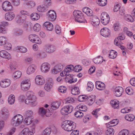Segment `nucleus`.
<instances>
[{
    "mask_svg": "<svg viewBox=\"0 0 135 135\" xmlns=\"http://www.w3.org/2000/svg\"><path fill=\"white\" fill-rule=\"evenodd\" d=\"M26 96L27 98L25 101L26 104H29L32 106H34L36 105V98L33 91H27L26 93Z\"/></svg>",
    "mask_w": 135,
    "mask_h": 135,
    "instance_id": "nucleus-1",
    "label": "nucleus"
},
{
    "mask_svg": "<svg viewBox=\"0 0 135 135\" xmlns=\"http://www.w3.org/2000/svg\"><path fill=\"white\" fill-rule=\"evenodd\" d=\"M76 123L72 121L66 120L64 121L61 127L64 130L67 131H71L75 128Z\"/></svg>",
    "mask_w": 135,
    "mask_h": 135,
    "instance_id": "nucleus-2",
    "label": "nucleus"
},
{
    "mask_svg": "<svg viewBox=\"0 0 135 135\" xmlns=\"http://www.w3.org/2000/svg\"><path fill=\"white\" fill-rule=\"evenodd\" d=\"M23 120V117L22 115L20 114L17 115L12 119L11 124L14 127L18 126L22 122Z\"/></svg>",
    "mask_w": 135,
    "mask_h": 135,
    "instance_id": "nucleus-3",
    "label": "nucleus"
},
{
    "mask_svg": "<svg viewBox=\"0 0 135 135\" xmlns=\"http://www.w3.org/2000/svg\"><path fill=\"white\" fill-rule=\"evenodd\" d=\"M35 126H32L30 129L27 128H25L20 133L19 135H26L28 134V135H33L35 132Z\"/></svg>",
    "mask_w": 135,
    "mask_h": 135,
    "instance_id": "nucleus-4",
    "label": "nucleus"
},
{
    "mask_svg": "<svg viewBox=\"0 0 135 135\" xmlns=\"http://www.w3.org/2000/svg\"><path fill=\"white\" fill-rule=\"evenodd\" d=\"M31 85V82L29 79L23 80L21 82V88L23 91H27L30 88Z\"/></svg>",
    "mask_w": 135,
    "mask_h": 135,
    "instance_id": "nucleus-5",
    "label": "nucleus"
},
{
    "mask_svg": "<svg viewBox=\"0 0 135 135\" xmlns=\"http://www.w3.org/2000/svg\"><path fill=\"white\" fill-rule=\"evenodd\" d=\"M73 107L72 105H69L65 106L61 110V114L63 115H67L73 110Z\"/></svg>",
    "mask_w": 135,
    "mask_h": 135,
    "instance_id": "nucleus-6",
    "label": "nucleus"
},
{
    "mask_svg": "<svg viewBox=\"0 0 135 135\" xmlns=\"http://www.w3.org/2000/svg\"><path fill=\"white\" fill-rule=\"evenodd\" d=\"M101 21L104 25H107L109 22L110 18L108 15L105 12H103L101 16Z\"/></svg>",
    "mask_w": 135,
    "mask_h": 135,
    "instance_id": "nucleus-7",
    "label": "nucleus"
},
{
    "mask_svg": "<svg viewBox=\"0 0 135 135\" xmlns=\"http://www.w3.org/2000/svg\"><path fill=\"white\" fill-rule=\"evenodd\" d=\"M2 7L3 9L5 11H11L12 9L11 3L7 1H5L3 3Z\"/></svg>",
    "mask_w": 135,
    "mask_h": 135,
    "instance_id": "nucleus-8",
    "label": "nucleus"
},
{
    "mask_svg": "<svg viewBox=\"0 0 135 135\" xmlns=\"http://www.w3.org/2000/svg\"><path fill=\"white\" fill-rule=\"evenodd\" d=\"M90 21L91 24L94 27L97 26L100 23L99 19L96 16L91 17L90 18Z\"/></svg>",
    "mask_w": 135,
    "mask_h": 135,
    "instance_id": "nucleus-9",
    "label": "nucleus"
},
{
    "mask_svg": "<svg viewBox=\"0 0 135 135\" xmlns=\"http://www.w3.org/2000/svg\"><path fill=\"white\" fill-rule=\"evenodd\" d=\"M63 66L61 64H59L55 66L53 69L51 70L52 73L56 74L60 72L63 69Z\"/></svg>",
    "mask_w": 135,
    "mask_h": 135,
    "instance_id": "nucleus-10",
    "label": "nucleus"
},
{
    "mask_svg": "<svg viewBox=\"0 0 135 135\" xmlns=\"http://www.w3.org/2000/svg\"><path fill=\"white\" fill-rule=\"evenodd\" d=\"M50 67V65L48 63L44 62L41 65V70L42 72L46 73L49 71Z\"/></svg>",
    "mask_w": 135,
    "mask_h": 135,
    "instance_id": "nucleus-11",
    "label": "nucleus"
},
{
    "mask_svg": "<svg viewBox=\"0 0 135 135\" xmlns=\"http://www.w3.org/2000/svg\"><path fill=\"white\" fill-rule=\"evenodd\" d=\"M11 84V81L8 79H2L0 82V85L3 88L8 87Z\"/></svg>",
    "mask_w": 135,
    "mask_h": 135,
    "instance_id": "nucleus-12",
    "label": "nucleus"
},
{
    "mask_svg": "<svg viewBox=\"0 0 135 135\" xmlns=\"http://www.w3.org/2000/svg\"><path fill=\"white\" fill-rule=\"evenodd\" d=\"M101 35L105 37H108L110 34V30L107 28H103L100 31Z\"/></svg>",
    "mask_w": 135,
    "mask_h": 135,
    "instance_id": "nucleus-13",
    "label": "nucleus"
},
{
    "mask_svg": "<svg viewBox=\"0 0 135 135\" xmlns=\"http://www.w3.org/2000/svg\"><path fill=\"white\" fill-rule=\"evenodd\" d=\"M114 94L117 97L120 96L123 91V88L120 86H118L115 88L114 89Z\"/></svg>",
    "mask_w": 135,
    "mask_h": 135,
    "instance_id": "nucleus-14",
    "label": "nucleus"
},
{
    "mask_svg": "<svg viewBox=\"0 0 135 135\" xmlns=\"http://www.w3.org/2000/svg\"><path fill=\"white\" fill-rule=\"evenodd\" d=\"M35 83L38 85H42L45 82V80L43 77L40 75H37L35 78Z\"/></svg>",
    "mask_w": 135,
    "mask_h": 135,
    "instance_id": "nucleus-15",
    "label": "nucleus"
},
{
    "mask_svg": "<svg viewBox=\"0 0 135 135\" xmlns=\"http://www.w3.org/2000/svg\"><path fill=\"white\" fill-rule=\"evenodd\" d=\"M56 17V13L54 10H50L49 11L48 17L49 20L54 21L55 20Z\"/></svg>",
    "mask_w": 135,
    "mask_h": 135,
    "instance_id": "nucleus-16",
    "label": "nucleus"
},
{
    "mask_svg": "<svg viewBox=\"0 0 135 135\" xmlns=\"http://www.w3.org/2000/svg\"><path fill=\"white\" fill-rule=\"evenodd\" d=\"M46 52L49 53H52L56 50L55 46L50 44H48L46 45L45 48Z\"/></svg>",
    "mask_w": 135,
    "mask_h": 135,
    "instance_id": "nucleus-17",
    "label": "nucleus"
},
{
    "mask_svg": "<svg viewBox=\"0 0 135 135\" xmlns=\"http://www.w3.org/2000/svg\"><path fill=\"white\" fill-rule=\"evenodd\" d=\"M0 56L3 58L8 59L11 57L9 54L5 50H2L0 51Z\"/></svg>",
    "mask_w": 135,
    "mask_h": 135,
    "instance_id": "nucleus-18",
    "label": "nucleus"
},
{
    "mask_svg": "<svg viewBox=\"0 0 135 135\" xmlns=\"http://www.w3.org/2000/svg\"><path fill=\"white\" fill-rule=\"evenodd\" d=\"M125 38V36L123 34H119L118 37L114 40V44L117 46L120 44V42L121 40H124Z\"/></svg>",
    "mask_w": 135,
    "mask_h": 135,
    "instance_id": "nucleus-19",
    "label": "nucleus"
},
{
    "mask_svg": "<svg viewBox=\"0 0 135 135\" xmlns=\"http://www.w3.org/2000/svg\"><path fill=\"white\" fill-rule=\"evenodd\" d=\"M96 86L97 89L102 90L105 89V85L103 83L98 81L96 82Z\"/></svg>",
    "mask_w": 135,
    "mask_h": 135,
    "instance_id": "nucleus-20",
    "label": "nucleus"
},
{
    "mask_svg": "<svg viewBox=\"0 0 135 135\" xmlns=\"http://www.w3.org/2000/svg\"><path fill=\"white\" fill-rule=\"evenodd\" d=\"M15 16L14 13L13 12H9L5 14V18L7 20L11 21L15 17Z\"/></svg>",
    "mask_w": 135,
    "mask_h": 135,
    "instance_id": "nucleus-21",
    "label": "nucleus"
},
{
    "mask_svg": "<svg viewBox=\"0 0 135 135\" xmlns=\"http://www.w3.org/2000/svg\"><path fill=\"white\" fill-rule=\"evenodd\" d=\"M9 116V113L8 110L5 108H3L2 111V117L4 119L8 118Z\"/></svg>",
    "mask_w": 135,
    "mask_h": 135,
    "instance_id": "nucleus-22",
    "label": "nucleus"
},
{
    "mask_svg": "<svg viewBox=\"0 0 135 135\" xmlns=\"http://www.w3.org/2000/svg\"><path fill=\"white\" fill-rule=\"evenodd\" d=\"M36 69V67L34 65L30 66L28 68L27 70V73L30 75L33 73Z\"/></svg>",
    "mask_w": 135,
    "mask_h": 135,
    "instance_id": "nucleus-23",
    "label": "nucleus"
},
{
    "mask_svg": "<svg viewBox=\"0 0 135 135\" xmlns=\"http://www.w3.org/2000/svg\"><path fill=\"white\" fill-rule=\"evenodd\" d=\"M17 22L19 23L23 22L26 18V16L23 15H18L16 17Z\"/></svg>",
    "mask_w": 135,
    "mask_h": 135,
    "instance_id": "nucleus-24",
    "label": "nucleus"
},
{
    "mask_svg": "<svg viewBox=\"0 0 135 135\" xmlns=\"http://www.w3.org/2000/svg\"><path fill=\"white\" fill-rule=\"evenodd\" d=\"M44 25L48 30L52 31L54 28L53 24L50 22H46L44 23Z\"/></svg>",
    "mask_w": 135,
    "mask_h": 135,
    "instance_id": "nucleus-25",
    "label": "nucleus"
},
{
    "mask_svg": "<svg viewBox=\"0 0 135 135\" xmlns=\"http://www.w3.org/2000/svg\"><path fill=\"white\" fill-rule=\"evenodd\" d=\"M118 122V120L117 119H114L108 123L106 124L107 127L108 128L110 127L114 126L117 125Z\"/></svg>",
    "mask_w": 135,
    "mask_h": 135,
    "instance_id": "nucleus-26",
    "label": "nucleus"
},
{
    "mask_svg": "<svg viewBox=\"0 0 135 135\" xmlns=\"http://www.w3.org/2000/svg\"><path fill=\"white\" fill-rule=\"evenodd\" d=\"M35 56L37 58L42 59L46 56V54L43 51H40L35 54Z\"/></svg>",
    "mask_w": 135,
    "mask_h": 135,
    "instance_id": "nucleus-27",
    "label": "nucleus"
},
{
    "mask_svg": "<svg viewBox=\"0 0 135 135\" xmlns=\"http://www.w3.org/2000/svg\"><path fill=\"white\" fill-rule=\"evenodd\" d=\"M53 84V82L52 81L46 83L44 86V89L45 90L47 91H50L51 88L52 87Z\"/></svg>",
    "mask_w": 135,
    "mask_h": 135,
    "instance_id": "nucleus-28",
    "label": "nucleus"
},
{
    "mask_svg": "<svg viewBox=\"0 0 135 135\" xmlns=\"http://www.w3.org/2000/svg\"><path fill=\"white\" fill-rule=\"evenodd\" d=\"M93 62L96 64H101L103 61H105V60H103V57L101 56H99V57L94 59L93 60Z\"/></svg>",
    "mask_w": 135,
    "mask_h": 135,
    "instance_id": "nucleus-29",
    "label": "nucleus"
},
{
    "mask_svg": "<svg viewBox=\"0 0 135 135\" xmlns=\"http://www.w3.org/2000/svg\"><path fill=\"white\" fill-rule=\"evenodd\" d=\"M24 121L26 124L29 125L32 122L33 119L32 116H27L25 118Z\"/></svg>",
    "mask_w": 135,
    "mask_h": 135,
    "instance_id": "nucleus-30",
    "label": "nucleus"
},
{
    "mask_svg": "<svg viewBox=\"0 0 135 135\" xmlns=\"http://www.w3.org/2000/svg\"><path fill=\"white\" fill-rule=\"evenodd\" d=\"M47 7L46 5H42L37 7V10L41 12H45L47 10Z\"/></svg>",
    "mask_w": 135,
    "mask_h": 135,
    "instance_id": "nucleus-31",
    "label": "nucleus"
},
{
    "mask_svg": "<svg viewBox=\"0 0 135 135\" xmlns=\"http://www.w3.org/2000/svg\"><path fill=\"white\" fill-rule=\"evenodd\" d=\"M15 96L13 94L10 95L8 99V102L10 105L14 104L15 102Z\"/></svg>",
    "mask_w": 135,
    "mask_h": 135,
    "instance_id": "nucleus-32",
    "label": "nucleus"
},
{
    "mask_svg": "<svg viewBox=\"0 0 135 135\" xmlns=\"http://www.w3.org/2000/svg\"><path fill=\"white\" fill-rule=\"evenodd\" d=\"M80 92L78 87L76 86L73 88L71 90V93L72 94L76 95L79 94Z\"/></svg>",
    "mask_w": 135,
    "mask_h": 135,
    "instance_id": "nucleus-33",
    "label": "nucleus"
},
{
    "mask_svg": "<svg viewBox=\"0 0 135 135\" xmlns=\"http://www.w3.org/2000/svg\"><path fill=\"white\" fill-rule=\"evenodd\" d=\"M60 105V104L59 102H52L51 105L50 110H55L59 107Z\"/></svg>",
    "mask_w": 135,
    "mask_h": 135,
    "instance_id": "nucleus-34",
    "label": "nucleus"
},
{
    "mask_svg": "<svg viewBox=\"0 0 135 135\" xmlns=\"http://www.w3.org/2000/svg\"><path fill=\"white\" fill-rule=\"evenodd\" d=\"M110 103L112 107L114 109H118L119 108V102L117 100H112Z\"/></svg>",
    "mask_w": 135,
    "mask_h": 135,
    "instance_id": "nucleus-35",
    "label": "nucleus"
},
{
    "mask_svg": "<svg viewBox=\"0 0 135 135\" xmlns=\"http://www.w3.org/2000/svg\"><path fill=\"white\" fill-rule=\"evenodd\" d=\"M80 17H78L77 18L75 17V20L76 21L80 23H85L87 22L86 20L85 19L84 15L83 18Z\"/></svg>",
    "mask_w": 135,
    "mask_h": 135,
    "instance_id": "nucleus-36",
    "label": "nucleus"
},
{
    "mask_svg": "<svg viewBox=\"0 0 135 135\" xmlns=\"http://www.w3.org/2000/svg\"><path fill=\"white\" fill-rule=\"evenodd\" d=\"M73 14L74 18H77L78 17V16L83 18V15L81 12L80 11L78 10L74 11L73 12Z\"/></svg>",
    "mask_w": 135,
    "mask_h": 135,
    "instance_id": "nucleus-37",
    "label": "nucleus"
},
{
    "mask_svg": "<svg viewBox=\"0 0 135 135\" xmlns=\"http://www.w3.org/2000/svg\"><path fill=\"white\" fill-rule=\"evenodd\" d=\"M125 119L127 120L131 121L134 120V116L132 114L126 115L125 117Z\"/></svg>",
    "mask_w": 135,
    "mask_h": 135,
    "instance_id": "nucleus-38",
    "label": "nucleus"
},
{
    "mask_svg": "<svg viewBox=\"0 0 135 135\" xmlns=\"http://www.w3.org/2000/svg\"><path fill=\"white\" fill-rule=\"evenodd\" d=\"M30 16L32 20L34 21L38 20L40 17L39 15L36 13H32Z\"/></svg>",
    "mask_w": 135,
    "mask_h": 135,
    "instance_id": "nucleus-39",
    "label": "nucleus"
},
{
    "mask_svg": "<svg viewBox=\"0 0 135 135\" xmlns=\"http://www.w3.org/2000/svg\"><path fill=\"white\" fill-rule=\"evenodd\" d=\"M38 114L42 116L45 115L46 112V110L43 107H40L38 111Z\"/></svg>",
    "mask_w": 135,
    "mask_h": 135,
    "instance_id": "nucleus-40",
    "label": "nucleus"
},
{
    "mask_svg": "<svg viewBox=\"0 0 135 135\" xmlns=\"http://www.w3.org/2000/svg\"><path fill=\"white\" fill-rule=\"evenodd\" d=\"M117 55V52L114 50H112L109 54V56L110 58L113 59L116 57Z\"/></svg>",
    "mask_w": 135,
    "mask_h": 135,
    "instance_id": "nucleus-41",
    "label": "nucleus"
},
{
    "mask_svg": "<svg viewBox=\"0 0 135 135\" xmlns=\"http://www.w3.org/2000/svg\"><path fill=\"white\" fill-rule=\"evenodd\" d=\"M87 90L88 91H91L93 90L94 88V85L92 82H88L87 83Z\"/></svg>",
    "mask_w": 135,
    "mask_h": 135,
    "instance_id": "nucleus-42",
    "label": "nucleus"
},
{
    "mask_svg": "<svg viewBox=\"0 0 135 135\" xmlns=\"http://www.w3.org/2000/svg\"><path fill=\"white\" fill-rule=\"evenodd\" d=\"M89 102L88 104L89 105H92L94 102L95 100V97L93 96L90 97L88 98Z\"/></svg>",
    "mask_w": 135,
    "mask_h": 135,
    "instance_id": "nucleus-43",
    "label": "nucleus"
},
{
    "mask_svg": "<svg viewBox=\"0 0 135 135\" xmlns=\"http://www.w3.org/2000/svg\"><path fill=\"white\" fill-rule=\"evenodd\" d=\"M107 3V0H98L97 3L101 6H105Z\"/></svg>",
    "mask_w": 135,
    "mask_h": 135,
    "instance_id": "nucleus-44",
    "label": "nucleus"
},
{
    "mask_svg": "<svg viewBox=\"0 0 135 135\" xmlns=\"http://www.w3.org/2000/svg\"><path fill=\"white\" fill-rule=\"evenodd\" d=\"M105 133L106 135H113L114 133V131L113 128H108L106 131Z\"/></svg>",
    "mask_w": 135,
    "mask_h": 135,
    "instance_id": "nucleus-45",
    "label": "nucleus"
},
{
    "mask_svg": "<svg viewBox=\"0 0 135 135\" xmlns=\"http://www.w3.org/2000/svg\"><path fill=\"white\" fill-rule=\"evenodd\" d=\"M74 115L77 118H80L83 116V113L79 110L75 112L74 113Z\"/></svg>",
    "mask_w": 135,
    "mask_h": 135,
    "instance_id": "nucleus-46",
    "label": "nucleus"
},
{
    "mask_svg": "<svg viewBox=\"0 0 135 135\" xmlns=\"http://www.w3.org/2000/svg\"><path fill=\"white\" fill-rule=\"evenodd\" d=\"M7 42V39L5 37H0V45H2L4 44Z\"/></svg>",
    "mask_w": 135,
    "mask_h": 135,
    "instance_id": "nucleus-47",
    "label": "nucleus"
},
{
    "mask_svg": "<svg viewBox=\"0 0 135 135\" xmlns=\"http://www.w3.org/2000/svg\"><path fill=\"white\" fill-rule=\"evenodd\" d=\"M51 129L50 128H47L43 132V135H50L51 132Z\"/></svg>",
    "mask_w": 135,
    "mask_h": 135,
    "instance_id": "nucleus-48",
    "label": "nucleus"
},
{
    "mask_svg": "<svg viewBox=\"0 0 135 135\" xmlns=\"http://www.w3.org/2000/svg\"><path fill=\"white\" fill-rule=\"evenodd\" d=\"M129 131L126 129H124L120 131L119 133V135H128Z\"/></svg>",
    "mask_w": 135,
    "mask_h": 135,
    "instance_id": "nucleus-49",
    "label": "nucleus"
},
{
    "mask_svg": "<svg viewBox=\"0 0 135 135\" xmlns=\"http://www.w3.org/2000/svg\"><path fill=\"white\" fill-rule=\"evenodd\" d=\"M41 26L38 23L36 24L33 27V30L34 31L38 32L41 29Z\"/></svg>",
    "mask_w": 135,
    "mask_h": 135,
    "instance_id": "nucleus-50",
    "label": "nucleus"
},
{
    "mask_svg": "<svg viewBox=\"0 0 135 135\" xmlns=\"http://www.w3.org/2000/svg\"><path fill=\"white\" fill-rule=\"evenodd\" d=\"M22 74L21 72L19 71H17L15 72L13 74L14 78L16 79L20 77Z\"/></svg>",
    "mask_w": 135,
    "mask_h": 135,
    "instance_id": "nucleus-51",
    "label": "nucleus"
},
{
    "mask_svg": "<svg viewBox=\"0 0 135 135\" xmlns=\"http://www.w3.org/2000/svg\"><path fill=\"white\" fill-rule=\"evenodd\" d=\"M67 89L64 86H61L59 87L58 90L59 92L62 93H65L66 92Z\"/></svg>",
    "mask_w": 135,
    "mask_h": 135,
    "instance_id": "nucleus-52",
    "label": "nucleus"
},
{
    "mask_svg": "<svg viewBox=\"0 0 135 135\" xmlns=\"http://www.w3.org/2000/svg\"><path fill=\"white\" fill-rule=\"evenodd\" d=\"M88 97L84 95H81L79 96L78 99L80 102H83L87 99Z\"/></svg>",
    "mask_w": 135,
    "mask_h": 135,
    "instance_id": "nucleus-53",
    "label": "nucleus"
},
{
    "mask_svg": "<svg viewBox=\"0 0 135 135\" xmlns=\"http://www.w3.org/2000/svg\"><path fill=\"white\" fill-rule=\"evenodd\" d=\"M7 30V28L5 27L0 24V33L4 34L6 33Z\"/></svg>",
    "mask_w": 135,
    "mask_h": 135,
    "instance_id": "nucleus-54",
    "label": "nucleus"
},
{
    "mask_svg": "<svg viewBox=\"0 0 135 135\" xmlns=\"http://www.w3.org/2000/svg\"><path fill=\"white\" fill-rule=\"evenodd\" d=\"M17 49L21 52L25 53L27 51V49L23 46H18Z\"/></svg>",
    "mask_w": 135,
    "mask_h": 135,
    "instance_id": "nucleus-55",
    "label": "nucleus"
},
{
    "mask_svg": "<svg viewBox=\"0 0 135 135\" xmlns=\"http://www.w3.org/2000/svg\"><path fill=\"white\" fill-rule=\"evenodd\" d=\"M4 48L6 50H9L11 49L12 47V45L11 44L7 43V42L4 44Z\"/></svg>",
    "mask_w": 135,
    "mask_h": 135,
    "instance_id": "nucleus-56",
    "label": "nucleus"
},
{
    "mask_svg": "<svg viewBox=\"0 0 135 135\" xmlns=\"http://www.w3.org/2000/svg\"><path fill=\"white\" fill-rule=\"evenodd\" d=\"M55 29L56 33L57 34H60L61 32V28L60 27L59 25H56L55 28Z\"/></svg>",
    "mask_w": 135,
    "mask_h": 135,
    "instance_id": "nucleus-57",
    "label": "nucleus"
},
{
    "mask_svg": "<svg viewBox=\"0 0 135 135\" xmlns=\"http://www.w3.org/2000/svg\"><path fill=\"white\" fill-rule=\"evenodd\" d=\"M126 93L129 95H131L133 94V90L127 87L126 88Z\"/></svg>",
    "mask_w": 135,
    "mask_h": 135,
    "instance_id": "nucleus-58",
    "label": "nucleus"
},
{
    "mask_svg": "<svg viewBox=\"0 0 135 135\" xmlns=\"http://www.w3.org/2000/svg\"><path fill=\"white\" fill-rule=\"evenodd\" d=\"M82 69V67L78 65L75 66L74 68V70L75 71L78 72L80 71Z\"/></svg>",
    "mask_w": 135,
    "mask_h": 135,
    "instance_id": "nucleus-59",
    "label": "nucleus"
},
{
    "mask_svg": "<svg viewBox=\"0 0 135 135\" xmlns=\"http://www.w3.org/2000/svg\"><path fill=\"white\" fill-rule=\"evenodd\" d=\"M36 36H37L35 34H31L29 35V39L31 41L33 42L34 41V40L36 37Z\"/></svg>",
    "mask_w": 135,
    "mask_h": 135,
    "instance_id": "nucleus-60",
    "label": "nucleus"
},
{
    "mask_svg": "<svg viewBox=\"0 0 135 135\" xmlns=\"http://www.w3.org/2000/svg\"><path fill=\"white\" fill-rule=\"evenodd\" d=\"M12 3L14 6H18L20 4V0H12Z\"/></svg>",
    "mask_w": 135,
    "mask_h": 135,
    "instance_id": "nucleus-61",
    "label": "nucleus"
},
{
    "mask_svg": "<svg viewBox=\"0 0 135 135\" xmlns=\"http://www.w3.org/2000/svg\"><path fill=\"white\" fill-rule=\"evenodd\" d=\"M74 67L73 65H70L68 66H67L66 68L65 69H67V71H68L67 72L68 73L72 70H74Z\"/></svg>",
    "mask_w": 135,
    "mask_h": 135,
    "instance_id": "nucleus-62",
    "label": "nucleus"
},
{
    "mask_svg": "<svg viewBox=\"0 0 135 135\" xmlns=\"http://www.w3.org/2000/svg\"><path fill=\"white\" fill-rule=\"evenodd\" d=\"M126 20L131 22H133L134 21V19L133 17L130 15H128L126 17Z\"/></svg>",
    "mask_w": 135,
    "mask_h": 135,
    "instance_id": "nucleus-63",
    "label": "nucleus"
},
{
    "mask_svg": "<svg viewBox=\"0 0 135 135\" xmlns=\"http://www.w3.org/2000/svg\"><path fill=\"white\" fill-rule=\"evenodd\" d=\"M34 40L33 42L34 43L40 44L41 43V39L38 37L37 36H36V38L35 40Z\"/></svg>",
    "mask_w": 135,
    "mask_h": 135,
    "instance_id": "nucleus-64",
    "label": "nucleus"
}]
</instances>
